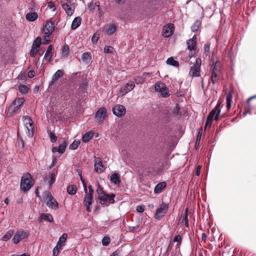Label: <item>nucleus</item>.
<instances>
[{
	"label": "nucleus",
	"mask_w": 256,
	"mask_h": 256,
	"mask_svg": "<svg viewBox=\"0 0 256 256\" xmlns=\"http://www.w3.org/2000/svg\"><path fill=\"white\" fill-rule=\"evenodd\" d=\"M32 177L29 173L24 174L21 178L20 187L24 192H28L32 186Z\"/></svg>",
	"instance_id": "obj_1"
},
{
	"label": "nucleus",
	"mask_w": 256,
	"mask_h": 256,
	"mask_svg": "<svg viewBox=\"0 0 256 256\" xmlns=\"http://www.w3.org/2000/svg\"><path fill=\"white\" fill-rule=\"evenodd\" d=\"M24 101L25 99L24 98H16L8 108V114L9 116H12L20 109V106L23 104Z\"/></svg>",
	"instance_id": "obj_2"
},
{
	"label": "nucleus",
	"mask_w": 256,
	"mask_h": 256,
	"mask_svg": "<svg viewBox=\"0 0 256 256\" xmlns=\"http://www.w3.org/2000/svg\"><path fill=\"white\" fill-rule=\"evenodd\" d=\"M60 4L67 15L72 16L75 10V6L72 0H61Z\"/></svg>",
	"instance_id": "obj_3"
},
{
	"label": "nucleus",
	"mask_w": 256,
	"mask_h": 256,
	"mask_svg": "<svg viewBox=\"0 0 256 256\" xmlns=\"http://www.w3.org/2000/svg\"><path fill=\"white\" fill-rule=\"evenodd\" d=\"M22 120L27 130V136L30 138L32 137L34 135V125L32 118L28 116H25L22 117Z\"/></svg>",
	"instance_id": "obj_4"
},
{
	"label": "nucleus",
	"mask_w": 256,
	"mask_h": 256,
	"mask_svg": "<svg viewBox=\"0 0 256 256\" xmlns=\"http://www.w3.org/2000/svg\"><path fill=\"white\" fill-rule=\"evenodd\" d=\"M168 208L169 204H168L162 202L156 210L154 218L158 220H162L167 213Z\"/></svg>",
	"instance_id": "obj_5"
},
{
	"label": "nucleus",
	"mask_w": 256,
	"mask_h": 256,
	"mask_svg": "<svg viewBox=\"0 0 256 256\" xmlns=\"http://www.w3.org/2000/svg\"><path fill=\"white\" fill-rule=\"evenodd\" d=\"M202 60L200 58L196 59L195 63L194 66L190 68L189 72V75L192 78L198 77L200 76V70Z\"/></svg>",
	"instance_id": "obj_6"
},
{
	"label": "nucleus",
	"mask_w": 256,
	"mask_h": 256,
	"mask_svg": "<svg viewBox=\"0 0 256 256\" xmlns=\"http://www.w3.org/2000/svg\"><path fill=\"white\" fill-rule=\"evenodd\" d=\"M44 198L48 200L46 203L47 206L51 209H56L58 207V204L50 192H46Z\"/></svg>",
	"instance_id": "obj_7"
},
{
	"label": "nucleus",
	"mask_w": 256,
	"mask_h": 256,
	"mask_svg": "<svg viewBox=\"0 0 256 256\" xmlns=\"http://www.w3.org/2000/svg\"><path fill=\"white\" fill-rule=\"evenodd\" d=\"M54 30V26L51 20H48L46 22L44 26L42 28V31L46 36H50Z\"/></svg>",
	"instance_id": "obj_8"
},
{
	"label": "nucleus",
	"mask_w": 256,
	"mask_h": 256,
	"mask_svg": "<svg viewBox=\"0 0 256 256\" xmlns=\"http://www.w3.org/2000/svg\"><path fill=\"white\" fill-rule=\"evenodd\" d=\"M107 116V110L104 107L100 108L95 114V120L98 122H103Z\"/></svg>",
	"instance_id": "obj_9"
},
{
	"label": "nucleus",
	"mask_w": 256,
	"mask_h": 256,
	"mask_svg": "<svg viewBox=\"0 0 256 256\" xmlns=\"http://www.w3.org/2000/svg\"><path fill=\"white\" fill-rule=\"evenodd\" d=\"M28 234L23 230H17L12 238L14 244H18L22 238H26Z\"/></svg>",
	"instance_id": "obj_10"
},
{
	"label": "nucleus",
	"mask_w": 256,
	"mask_h": 256,
	"mask_svg": "<svg viewBox=\"0 0 256 256\" xmlns=\"http://www.w3.org/2000/svg\"><path fill=\"white\" fill-rule=\"evenodd\" d=\"M113 114L118 117H121L125 114L126 109L125 107L121 104L116 106L112 108Z\"/></svg>",
	"instance_id": "obj_11"
},
{
	"label": "nucleus",
	"mask_w": 256,
	"mask_h": 256,
	"mask_svg": "<svg viewBox=\"0 0 256 256\" xmlns=\"http://www.w3.org/2000/svg\"><path fill=\"white\" fill-rule=\"evenodd\" d=\"M94 167V170L98 174H101L105 170L104 166L99 158L95 157Z\"/></svg>",
	"instance_id": "obj_12"
},
{
	"label": "nucleus",
	"mask_w": 256,
	"mask_h": 256,
	"mask_svg": "<svg viewBox=\"0 0 256 256\" xmlns=\"http://www.w3.org/2000/svg\"><path fill=\"white\" fill-rule=\"evenodd\" d=\"M68 144V142L66 140H64L62 144H60L58 146L53 147L52 149V152L53 153L58 152L60 154H62L65 152Z\"/></svg>",
	"instance_id": "obj_13"
},
{
	"label": "nucleus",
	"mask_w": 256,
	"mask_h": 256,
	"mask_svg": "<svg viewBox=\"0 0 256 256\" xmlns=\"http://www.w3.org/2000/svg\"><path fill=\"white\" fill-rule=\"evenodd\" d=\"M174 32V26L172 24H168L164 26L162 30V35L165 38L171 36Z\"/></svg>",
	"instance_id": "obj_14"
},
{
	"label": "nucleus",
	"mask_w": 256,
	"mask_h": 256,
	"mask_svg": "<svg viewBox=\"0 0 256 256\" xmlns=\"http://www.w3.org/2000/svg\"><path fill=\"white\" fill-rule=\"evenodd\" d=\"M135 86L134 82H130L126 83V85L122 88L120 90V92L122 95H124L128 93L129 92L132 90Z\"/></svg>",
	"instance_id": "obj_15"
},
{
	"label": "nucleus",
	"mask_w": 256,
	"mask_h": 256,
	"mask_svg": "<svg viewBox=\"0 0 256 256\" xmlns=\"http://www.w3.org/2000/svg\"><path fill=\"white\" fill-rule=\"evenodd\" d=\"M196 37L194 35L191 39L187 40L188 48L190 51L196 50Z\"/></svg>",
	"instance_id": "obj_16"
},
{
	"label": "nucleus",
	"mask_w": 256,
	"mask_h": 256,
	"mask_svg": "<svg viewBox=\"0 0 256 256\" xmlns=\"http://www.w3.org/2000/svg\"><path fill=\"white\" fill-rule=\"evenodd\" d=\"M56 174L57 170H54L52 172H49V176L46 180V182L49 186H52L54 183Z\"/></svg>",
	"instance_id": "obj_17"
},
{
	"label": "nucleus",
	"mask_w": 256,
	"mask_h": 256,
	"mask_svg": "<svg viewBox=\"0 0 256 256\" xmlns=\"http://www.w3.org/2000/svg\"><path fill=\"white\" fill-rule=\"evenodd\" d=\"M43 220L52 222L54 221L52 216L50 214H42L38 218L40 222H43Z\"/></svg>",
	"instance_id": "obj_18"
},
{
	"label": "nucleus",
	"mask_w": 256,
	"mask_h": 256,
	"mask_svg": "<svg viewBox=\"0 0 256 256\" xmlns=\"http://www.w3.org/2000/svg\"><path fill=\"white\" fill-rule=\"evenodd\" d=\"M96 192L98 194V199L101 200H105L104 198L106 196V193L104 190L100 186V184L98 183V188L96 189Z\"/></svg>",
	"instance_id": "obj_19"
},
{
	"label": "nucleus",
	"mask_w": 256,
	"mask_h": 256,
	"mask_svg": "<svg viewBox=\"0 0 256 256\" xmlns=\"http://www.w3.org/2000/svg\"><path fill=\"white\" fill-rule=\"evenodd\" d=\"M52 45H49L45 53L44 61H46L47 62H50L52 58Z\"/></svg>",
	"instance_id": "obj_20"
},
{
	"label": "nucleus",
	"mask_w": 256,
	"mask_h": 256,
	"mask_svg": "<svg viewBox=\"0 0 256 256\" xmlns=\"http://www.w3.org/2000/svg\"><path fill=\"white\" fill-rule=\"evenodd\" d=\"M166 184L165 182H162L158 183L154 188V192L155 194H160L162 192V190L166 187Z\"/></svg>",
	"instance_id": "obj_21"
},
{
	"label": "nucleus",
	"mask_w": 256,
	"mask_h": 256,
	"mask_svg": "<svg viewBox=\"0 0 256 256\" xmlns=\"http://www.w3.org/2000/svg\"><path fill=\"white\" fill-rule=\"evenodd\" d=\"M110 181L115 185H118L120 183V176L117 173H114L110 177Z\"/></svg>",
	"instance_id": "obj_22"
},
{
	"label": "nucleus",
	"mask_w": 256,
	"mask_h": 256,
	"mask_svg": "<svg viewBox=\"0 0 256 256\" xmlns=\"http://www.w3.org/2000/svg\"><path fill=\"white\" fill-rule=\"evenodd\" d=\"M64 76V70H58L52 76V80L50 82L51 84L54 82L58 78L62 77Z\"/></svg>",
	"instance_id": "obj_23"
},
{
	"label": "nucleus",
	"mask_w": 256,
	"mask_h": 256,
	"mask_svg": "<svg viewBox=\"0 0 256 256\" xmlns=\"http://www.w3.org/2000/svg\"><path fill=\"white\" fill-rule=\"evenodd\" d=\"M81 24V18L80 16L76 17L72 22L71 28L72 30L76 29Z\"/></svg>",
	"instance_id": "obj_24"
},
{
	"label": "nucleus",
	"mask_w": 256,
	"mask_h": 256,
	"mask_svg": "<svg viewBox=\"0 0 256 256\" xmlns=\"http://www.w3.org/2000/svg\"><path fill=\"white\" fill-rule=\"evenodd\" d=\"M116 196L114 194H107L106 195V196L104 198V199H106L105 200H102V202H103V203L109 202L110 203L114 204V198H115Z\"/></svg>",
	"instance_id": "obj_25"
},
{
	"label": "nucleus",
	"mask_w": 256,
	"mask_h": 256,
	"mask_svg": "<svg viewBox=\"0 0 256 256\" xmlns=\"http://www.w3.org/2000/svg\"><path fill=\"white\" fill-rule=\"evenodd\" d=\"M38 18V14L35 12H29L26 14V18L30 22H34Z\"/></svg>",
	"instance_id": "obj_26"
},
{
	"label": "nucleus",
	"mask_w": 256,
	"mask_h": 256,
	"mask_svg": "<svg viewBox=\"0 0 256 256\" xmlns=\"http://www.w3.org/2000/svg\"><path fill=\"white\" fill-rule=\"evenodd\" d=\"M62 54L64 57H68L70 54V49L68 46L65 44L62 46L60 48Z\"/></svg>",
	"instance_id": "obj_27"
},
{
	"label": "nucleus",
	"mask_w": 256,
	"mask_h": 256,
	"mask_svg": "<svg viewBox=\"0 0 256 256\" xmlns=\"http://www.w3.org/2000/svg\"><path fill=\"white\" fill-rule=\"evenodd\" d=\"M159 92L161 93L162 96L166 98L170 96V94L168 91L167 88H166L164 84L162 83V86L161 88H158Z\"/></svg>",
	"instance_id": "obj_28"
},
{
	"label": "nucleus",
	"mask_w": 256,
	"mask_h": 256,
	"mask_svg": "<svg viewBox=\"0 0 256 256\" xmlns=\"http://www.w3.org/2000/svg\"><path fill=\"white\" fill-rule=\"evenodd\" d=\"M68 238V234L64 233L59 238L56 244L61 246L64 245V243L66 242Z\"/></svg>",
	"instance_id": "obj_29"
},
{
	"label": "nucleus",
	"mask_w": 256,
	"mask_h": 256,
	"mask_svg": "<svg viewBox=\"0 0 256 256\" xmlns=\"http://www.w3.org/2000/svg\"><path fill=\"white\" fill-rule=\"evenodd\" d=\"M18 90L22 95H26L28 94L29 88L25 85L20 84L18 86Z\"/></svg>",
	"instance_id": "obj_30"
},
{
	"label": "nucleus",
	"mask_w": 256,
	"mask_h": 256,
	"mask_svg": "<svg viewBox=\"0 0 256 256\" xmlns=\"http://www.w3.org/2000/svg\"><path fill=\"white\" fill-rule=\"evenodd\" d=\"M14 234V230H8L6 233V234L2 236V240L4 241V242L8 241L11 238V237Z\"/></svg>",
	"instance_id": "obj_31"
},
{
	"label": "nucleus",
	"mask_w": 256,
	"mask_h": 256,
	"mask_svg": "<svg viewBox=\"0 0 256 256\" xmlns=\"http://www.w3.org/2000/svg\"><path fill=\"white\" fill-rule=\"evenodd\" d=\"M77 191L76 186L74 184L69 185L67 187V192L70 195L74 194Z\"/></svg>",
	"instance_id": "obj_32"
},
{
	"label": "nucleus",
	"mask_w": 256,
	"mask_h": 256,
	"mask_svg": "<svg viewBox=\"0 0 256 256\" xmlns=\"http://www.w3.org/2000/svg\"><path fill=\"white\" fill-rule=\"evenodd\" d=\"M92 136L93 134L92 132H86L82 136V140L84 142H87L92 138Z\"/></svg>",
	"instance_id": "obj_33"
},
{
	"label": "nucleus",
	"mask_w": 256,
	"mask_h": 256,
	"mask_svg": "<svg viewBox=\"0 0 256 256\" xmlns=\"http://www.w3.org/2000/svg\"><path fill=\"white\" fill-rule=\"evenodd\" d=\"M116 30V26L114 24H112L108 26L106 28V32L107 34H113Z\"/></svg>",
	"instance_id": "obj_34"
},
{
	"label": "nucleus",
	"mask_w": 256,
	"mask_h": 256,
	"mask_svg": "<svg viewBox=\"0 0 256 256\" xmlns=\"http://www.w3.org/2000/svg\"><path fill=\"white\" fill-rule=\"evenodd\" d=\"M82 58L84 62L88 63L91 60L90 54L88 52H86L82 54Z\"/></svg>",
	"instance_id": "obj_35"
},
{
	"label": "nucleus",
	"mask_w": 256,
	"mask_h": 256,
	"mask_svg": "<svg viewBox=\"0 0 256 256\" xmlns=\"http://www.w3.org/2000/svg\"><path fill=\"white\" fill-rule=\"evenodd\" d=\"M166 63L168 64L174 66H178L179 65L178 62L174 60L172 57L168 58L166 60Z\"/></svg>",
	"instance_id": "obj_36"
},
{
	"label": "nucleus",
	"mask_w": 256,
	"mask_h": 256,
	"mask_svg": "<svg viewBox=\"0 0 256 256\" xmlns=\"http://www.w3.org/2000/svg\"><path fill=\"white\" fill-rule=\"evenodd\" d=\"M201 24V22L199 20H196L191 26V30L192 32H196Z\"/></svg>",
	"instance_id": "obj_37"
},
{
	"label": "nucleus",
	"mask_w": 256,
	"mask_h": 256,
	"mask_svg": "<svg viewBox=\"0 0 256 256\" xmlns=\"http://www.w3.org/2000/svg\"><path fill=\"white\" fill-rule=\"evenodd\" d=\"M42 42V39L40 37H37L34 40L32 48H38L39 46Z\"/></svg>",
	"instance_id": "obj_38"
},
{
	"label": "nucleus",
	"mask_w": 256,
	"mask_h": 256,
	"mask_svg": "<svg viewBox=\"0 0 256 256\" xmlns=\"http://www.w3.org/2000/svg\"><path fill=\"white\" fill-rule=\"evenodd\" d=\"M202 130L200 129L198 130V134L196 136V142H195V148H198L199 146V144H200V138L202 137Z\"/></svg>",
	"instance_id": "obj_39"
},
{
	"label": "nucleus",
	"mask_w": 256,
	"mask_h": 256,
	"mask_svg": "<svg viewBox=\"0 0 256 256\" xmlns=\"http://www.w3.org/2000/svg\"><path fill=\"white\" fill-rule=\"evenodd\" d=\"M62 250V246L56 244L52 250L53 256H58L60 250Z\"/></svg>",
	"instance_id": "obj_40"
},
{
	"label": "nucleus",
	"mask_w": 256,
	"mask_h": 256,
	"mask_svg": "<svg viewBox=\"0 0 256 256\" xmlns=\"http://www.w3.org/2000/svg\"><path fill=\"white\" fill-rule=\"evenodd\" d=\"M217 77H218L217 72H212L211 76H210V80H211L212 84H214L218 82V80L216 79Z\"/></svg>",
	"instance_id": "obj_41"
},
{
	"label": "nucleus",
	"mask_w": 256,
	"mask_h": 256,
	"mask_svg": "<svg viewBox=\"0 0 256 256\" xmlns=\"http://www.w3.org/2000/svg\"><path fill=\"white\" fill-rule=\"evenodd\" d=\"M94 202V198H89L87 196H84L83 204L84 205L91 206Z\"/></svg>",
	"instance_id": "obj_42"
},
{
	"label": "nucleus",
	"mask_w": 256,
	"mask_h": 256,
	"mask_svg": "<svg viewBox=\"0 0 256 256\" xmlns=\"http://www.w3.org/2000/svg\"><path fill=\"white\" fill-rule=\"evenodd\" d=\"M220 104H221L220 102L218 101V102L216 104V106L214 108L217 110V114H216V116H215V120H218V118H219L220 115V111L221 110H220Z\"/></svg>",
	"instance_id": "obj_43"
},
{
	"label": "nucleus",
	"mask_w": 256,
	"mask_h": 256,
	"mask_svg": "<svg viewBox=\"0 0 256 256\" xmlns=\"http://www.w3.org/2000/svg\"><path fill=\"white\" fill-rule=\"evenodd\" d=\"M80 144V142L79 140L76 141L74 140L70 146L69 148L72 150H76L78 145Z\"/></svg>",
	"instance_id": "obj_44"
},
{
	"label": "nucleus",
	"mask_w": 256,
	"mask_h": 256,
	"mask_svg": "<svg viewBox=\"0 0 256 256\" xmlns=\"http://www.w3.org/2000/svg\"><path fill=\"white\" fill-rule=\"evenodd\" d=\"M99 39V34L94 33L92 37L91 41L93 44H96Z\"/></svg>",
	"instance_id": "obj_45"
},
{
	"label": "nucleus",
	"mask_w": 256,
	"mask_h": 256,
	"mask_svg": "<svg viewBox=\"0 0 256 256\" xmlns=\"http://www.w3.org/2000/svg\"><path fill=\"white\" fill-rule=\"evenodd\" d=\"M133 80L137 84H142L144 82L143 78L141 76H136L134 77Z\"/></svg>",
	"instance_id": "obj_46"
},
{
	"label": "nucleus",
	"mask_w": 256,
	"mask_h": 256,
	"mask_svg": "<svg viewBox=\"0 0 256 256\" xmlns=\"http://www.w3.org/2000/svg\"><path fill=\"white\" fill-rule=\"evenodd\" d=\"M102 242L104 246H108L110 243V239L108 237L104 236L102 239Z\"/></svg>",
	"instance_id": "obj_47"
},
{
	"label": "nucleus",
	"mask_w": 256,
	"mask_h": 256,
	"mask_svg": "<svg viewBox=\"0 0 256 256\" xmlns=\"http://www.w3.org/2000/svg\"><path fill=\"white\" fill-rule=\"evenodd\" d=\"M114 48L110 46H106L104 48V52L106 54H112Z\"/></svg>",
	"instance_id": "obj_48"
},
{
	"label": "nucleus",
	"mask_w": 256,
	"mask_h": 256,
	"mask_svg": "<svg viewBox=\"0 0 256 256\" xmlns=\"http://www.w3.org/2000/svg\"><path fill=\"white\" fill-rule=\"evenodd\" d=\"M220 67V60H216L214 64L212 72H217L218 68Z\"/></svg>",
	"instance_id": "obj_49"
},
{
	"label": "nucleus",
	"mask_w": 256,
	"mask_h": 256,
	"mask_svg": "<svg viewBox=\"0 0 256 256\" xmlns=\"http://www.w3.org/2000/svg\"><path fill=\"white\" fill-rule=\"evenodd\" d=\"M49 134V136H50V141L52 142H56L57 140V137L53 133H52V132H50L48 133Z\"/></svg>",
	"instance_id": "obj_50"
},
{
	"label": "nucleus",
	"mask_w": 256,
	"mask_h": 256,
	"mask_svg": "<svg viewBox=\"0 0 256 256\" xmlns=\"http://www.w3.org/2000/svg\"><path fill=\"white\" fill-rule=\"evenodd\" d=\"M136 210L138 212L142 213L144 211V205H138L136 207Z\"/></svg>",
	"instance_id": "obj_51"
},
{
	"label": "nucleus",
	"mask_w": 256,
	"mask_h": 256,
	"mask_svg": "<svg viewBox=\"0 0 256 256\" xmlns=\"http://www.w3.org/2000/svg\"><path fill=\"white\" fill-rule=\"evenodd\" d=\"M213 119L210 116H208L206 120L205 124V127H206L208 126H209L210 127L212 123V122Z\"/></svg>",
	"instance_id": "obj_52"
},
{
	"label": "nucleus",
	"mask_w": 256,
	"mask_h": 256,
	"mask_svg": "<svg viewBox=\"0 0 256 256\" xmlns=\"http://www.w3.org/2000/svg\"><path fill=\"white\" fill-rule=\"evenodd\" d=\"M204 53L206 54V56H208L210 53V44H204Z\"/></svg>",
	"instance_id": "obj_53"
},
{
	"label": "nucleus",
	"mask_w": 256,
	"mask_h": 256,
	"mask_svg": "<svg viewBox=\"0 0 256 256\" xmlns=\"http://www.w3.org/2000/svg\"><path fill=\"white\" fill-rule=\"evenodd\" d=\"M80 180H82V183L83 187H84V190L85 193H86L88 192V186H87L84 180L82 179V176L81 174H80Z\"/></svg>",
	"instance_id": "obj_54"
},
{
	"label": "nucleus",
	"mask_w": 256,
	"mask_h": 256,
	"mask_svg": "<svg viewBox=\"0 0 256 256\" xmlns=\"http://www.w3.org/2000/svg\"><path fill=\"white\" fill-rule=\"evenodd\" d=\"M38 52V48H32V49L30 52V56L32 58H34L36 55V53Z\"/></svg>",
	"instance_id": "obj_55"
},
{
	"label": "nucleus",
	"mask_w": 256,
	"mask_h": 256,
	"mask_svg": "<svg viewBox=\"0 0 256 256\" xmlns=\"http://www.w3.org/2000/svg\"><path fill=\"white\" fill-rule=\"evenodd\" d=\"M48 6L52 10V12H54L56 10V7L54 4L52 2H49L48 4Z\"/></svg>",
	"instance_id": "obj_56"
},
{
	"label": "nucleus",
	"mask_w": 256,
	"mask_h": 256,
	"mask_svg": "<svg viewBox=\"0 0 256 256\" xmlns=\"http://www.w3.org/2000/svg\"><path fill=\"white\" fill-rule=\"evenodd\" d=\"M173 241L174 242H177L179 244H180L182 241V236L178 234L174 236Z\"/></svg>",
	"instance_id": "obj_57"
},
{
	"label": "nucleus",
	"mask_w": 256,
	"mask_h": 256,
	"mask_svg": "<svg viewBox=\"0 0 256 256\" xmlns=\"http://www.w3.org/2000/svg\"><path fill=\"white\" fill-rule=\"evenodd\" d=\"M217 114V110L214 108L211 112L209 114L208 116H210L212 118L214 119V118L215 119L216 115Z\"/></svg>",
	"instance_id": "obj_58"
},
{
	"label": "nucleus",
	"mask_w": 256,
	"mask_h": 256,
	"mask_svg": "<svg viewBox=\"0 0 256 256\" xmlns=\"http://www.w3.org/2000/svg\"><path fill=\"white\" fill-rule=\"evenodd\" d=\"M232 92L230 90L226 96V102H232Z\"/></svg>",
	"instance_id": "obj_59"
},
{
	"label": "nucleus",
	"mask_w": 256,
	"mask_h": 256,
	"mask_svg": "<svg viewBox=\"0 0 256 256\" xmlns=\"http://www.w3.org/2000/svg\"><path fill=\"white\" fill-rule=\"evenodd\" d=\"M180 111V106L178 104H176L174 108L173 112L174 115H178Z\"/></svg>",
	"instance_id": "obj_60"
},
{
	"label": "nucleus",
	"mask_w": 256,
	"mask_h": 256,
	"mask_svg": "<svg viewBox=\"0 0 256 256\" xmlns=\"http://www.w3.org/2000/svg\"><path fill=\"white\" fill-rule=\"evenodd\" d=\"M138 228H139L138 225H136V226H130L128 227V230L130 232H134V230H138Z\"/></svg>",
	"instance_id": "obj_61"
},
{
	"label": "nucleus",
	"mask_w": 256,
	"mask_h": 256,
	"mask_svg": "<svg viewBox=\"0 0 256 256\" xmlns=\"http://www.w3.org/2000/svg\"><path fill=\"white\" fill-rule=\"evenodd\" d=\"M35 76V72L33 70H30L28 73V76L30 78H32Z\"/></svg>",
	"instance_id": "obj_62"
},
{
	"label": "nucleus",
	"mask_w": 256,
	"mask_h": 256,
	"mask_svg": "<svg viewBox=\"0 0 256 256\" xmlns=\"http://www.w3.org/2000/svg\"><path fill=\"white\" fill-rule=\"evenodd\" d=\"M183 220L185 221H188V208H186L185 212H184V216Z\"/></svg>",
	"instance_id": "obj_63"
},
{
	"label": "nucleus",
	"mask_w": 256,
	"mask_h": 256,
	"mask_svg": "<svg viewBox=\"0 0 256 256\" xmlns=\"http://www.w3.org/2000/svg\"><path fill=\"white\" fill-rule=\"evenodd\" d=\"M162 83H156L155 84V90L157 92H159L158 88H161Z\"/></svg>",
	"instance_id": "obj_64"
}]
</instances>
